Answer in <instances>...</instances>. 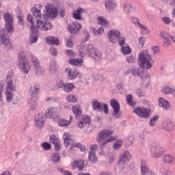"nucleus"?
Instances as JSON below:
<instances>
[{
    "instance_id": "f257e3e1",
    "label": "nucleus",
    "mask_w": 175,
    "mask_h": 175,
    "mask_svg": "<svg viewBox=\"0 0 175 175\" xmlns=\"http://www.w3.org/2000/svg\"><path fill=\"white\" fill-rule=\"evenodd\" d=\"M43 6L37 4L31 8L33 12L32 15L27 16V21L31 23L30 29L33 33H36L38 29L40 31H50L53 28V25L47 21L49 17L55 18L58 16V11L53 4L48 3L45 5L46 12L45 14L41 13Z\"/></svg>"
},
{
    "instance_id": "f03ea898",
    "label": "nucleus",
    "mask_w": 175,
    "mask_h": 175,
    "mask_svg": "<svg viewBox=\"0 0 175 175\" xmlns=\"http://www.w3.org/2000/svg\"><path fill=\"white\" fill-rule=\"evenodd\" d=\"M113 131L110 130H103L100 131L98 137H96V140L97 143H98L100 148H103L106 144L110 143L111 142H114L117 137L116 136H111L113 135ZM109 136H111L109 137ZM107 137H109L107 139Z\"/></svg>"
},
{
    "instance_id": "7ed1b4c3",
    "label": "nucleus",
    "mask_w": 175,
    "mask_h": 175,
    "mask_svg": "<svg viewBox=\"0 0 175 175\" xmlns=\"http://www.w3.org/2000/svg\"><path fill=\"white\" fill-rule=\"evenodd\" d=\"M138 65L142 69H151L152 68V58L148 51H142L139 54Z\"/></svg>"
},
{
    "instance_id": "20e7f679",
    "label": "nucleus",
    "mask_w": 175,
    "mask_h": 175,
    "mask_svg": "<svg viewBox=\"0 0 175 175\" xmlns=\"http://www.w3.org/2000/svg\"><path fill=\"white\" fill-rule=\"evenodd\" d=\"M40 91V85L38 84H35L30 88L31 98L29 100L28 103L32 110H36V107H38V99L36 98V95L39 94Z\"/></svg>"
},
{
    "instance_id": "39448f33",
    "label": "nucleus",
    "mask_w": 175,
    "mask_h": 175,
    "mask_svg": "<svg viewBox=\"0 0 175 175\" xmlns=\"http://www.w3.org/2000/svg\"><path fill=\"white\" fill-rule=\"evenodd\" d=\"M18 68L26 75H28L29 70H31V66L28 65V62L25 60V53L24 52L18 53Z\"/></svg>"
},
{
    "instance_id": "423d86ee",
    "label": "nucleus",
    "mask_w": 175,
    "mask_h": 175,
    "mask_svg": "<svg viewBox=\"0 0 175 175\" xmlns=\"http://www.w3.org/2000/svg\"><path fill=\"white\" fill-rule=\"evenodd\" d=\"M3 18L5 21V28L10 33L14 32V27H13V15L9 12H6L3 14Z\"/></svg>"
},
{
    "instance_id": "0eeeda50",
    "label": "nucleus",
    "mask_w": 175,
    "mask_h": 175,
    "mask_svg": "<svg viewBox=\"0 0 175 175\" xmlns=\"http://www.w3.org/2000/svg\"><path fill=\"white\" fill-rule=\"evenodd\" d=\"M77 49L79 51V55L81 57H84L88 53L89 55H90L96 50V48H94L92 44H88L86 48L84 46V45L77 46Z\"/></svg>"
},
{
    "instance_id": "6e6552de",
    "label": "nucleus",
    "mask_w": 175,
    "mask_h": 175,
    "mask_svg": "<svg viewBox=\"0 0 175 175\" xmlns=\"http://www.w3.org/2000/svg\"><path fill=\"white\" fill-rule=\"evenodd\" d=\"M150 152L154 158H159L163 152H165V150L163 148L161 147V146L158 145V144H152L150 146Z\"/></svg>"
},
{
    "instance_id": "1a4fd4ad",
    "label": "nucleus",
    "mask_w": 175,
    "mask_h": 175,
    "mask_svg": "<svg viewBox=\"0 0 175 175\" xmlns=\"http://www.w3.org/2000/svg\"><path fill=\"white\" fill-rule=\"evenodd\" d=\"M92 106L93 110H96L97 111H102V110H104L105 114H109V107L107 104L102 105L98 100L94 99Z\"/></svg>"
},
{
    "instance_id": "9d476101",
    "label": "nucleus",
    "mask_w": 175,
    "mask_h": 175,
    "mask_svg": "<svg viewBox=\"0 0 175 175\" xmlns=\"http://www.w3.org/2000/svg\"><path fill=\"white\" fill-rule=\"evenodd\" d=\"M159 38L162 39L164 47H168L172 44V36L165 31L159 33Z\"/></svg>"
},
{
    "instance_id": "9b49d317",
    "label": "nucleus",
    "mask_w": 175,
    "mask_h": 175,
    "mask_svg": "<svg viewBox=\"0 0 175 175\" xmlns=\"http://www.w3.org/2000/svg\"><path fill=\"white\" fill-rule=\"evenodd\" d=\"M110 105L113 110V117L114 118H120L121 117V111H120V103H118V101H117L115 99H111L110 101Z\"/></svg>"
},
{
    "instance_id": "f8f14e48",
    "label": "nucleus",
    "mask_w": 175,
    "mask_h": 175,
    "mask_svg": "<svg viewBox=\"0 0 175 175\" xmlns=\"http://www.w3.org/2000/svg\"><path fill=\"white\" fill-rule=\"evenodd\" d=\"M44 122H46V118L43 113H38L35 116L34 124L38 129H42L44 126Z\"/></svg>"
},
{
    "instance_id": "ddd939ff",
    "label": "nucleus",
    "mask_w": 175,
    "mask_h": 175,
    "mask_svg": "<svg viewBox=\"0 0 175 175\" xmlns=\"http://www.w3.org/2000/svg\"><path fill=\"white\" fill-rule=\"evenodd\" d=\"M98 150V146L96 144L92 145L90 146V151L89 152L88 159L92 163H95L98 161L96 157V150Z\"/></svg>"
},
{
    "instance_id": "4468645a",
    "label": "nucleus",
    "mask_w": 175,
    "mask_h": 175,
    "mask_svg": "<svg viewBox=\"0 0 175 175\" xmlns=\"http://www.w3.org/2000/svg\"><path fill=\"white\" fill-rule=\"evenodd\" d=\"M131 73L135 77L140 76L142 80H146L148 83L150 82V78L148 77L147 72H143L142 74H140V69L139 68L134 67L131 70Z\"/></svg>"
},
{
    "instance_id": "2eb2a0df",
    "label": "nucleus",
    "mask_w": 175,
    "mask_h": 175,
    "mask_svg": "<svg viewBox=\"0 0 175 175\" xmlns=\"http://www.w3.org/2000/svg\"><path fill=\"white\" fill-rule=\"evenodd\" d=\"M134 113H136L142 118H150V111L146 108H135Z\"/></svg>"
},
{
    "instance_id": "dca6fc26",
    "label": "nucleus",
    "mask_w": 175,
    "mask_h": 175,
    "mask_svg": "<svg viewBox=\"0 0 175 175\" xmlns=\"http://www.w3.org/2000/svg\"><path fill=\"white\" fill-rule=\"evenodd\" d=\"M119 36H121V33H120V31L111 30L108 32V38L111 43H117Z\"/></svg>"
},
{
    "instance_id": "f3484780",
    "label": "nucleus",
    "mask_w": 175,
    "mask_h": 175,
    "mask_svg": "<svg viewBox=\"0 0 175 175\" xmlns=\"http://www.w3.org/2000/svg\"><path fill=\"white\" fill-rule=\"evenodd\" d=\"M46 115L50 117V118H59V111L57 107H49L46 110Z\"/></svg>"
},
{
    "instance_id": "a211bd4d",
    "label": "nucleus",
    "mask_w": 175,
    "mask_h": 175,
    "mask_svg": "<svg viewBox=\"0 0 175 175\" xmlns=\"http://www.w3.org/2000/svg\"><path fill=\"white\" fill-rule=\"evenodd\" d=\"M68 29L72 35H75L81 29V25L77 22H72L68 26Z\"/></svg>"
},
{
    "instance_id": "6ab92c4d",
    "label": "nucleus",
    "mask_w": 175,
    "mask_h": 175,
    "mask_svg": "<svg viewBox=\"0 0 175 175\" xmlns=\"http://www.w3.org/2000/svg\"><path fill=\"white\" fill-rule=\"evenodd\" d=\"M0 42L2 44H4L6 49L9 50L12 49V44L10 43V39L5 35L4 33L0 31Z\"/></svg>"
},
{
    "instance_id": "aec40b11",
    "label": "nucleus",
    "mask_w": 175,
    "mask_h": 175,
    "mask_svg": "<svg viewBox=\"0 0 175 175\" xmlns=\"http://www.w3.org/2000/svg\"><path fill=\"white\" fill-rule=\"evenodd\" d=\"M132 159V156L129 153V152H124L120 158L118 165L119 166H122V165H125V162H128Z\"/></svg>"
},
{
    "instance_id": "412c9836",
    "label": "nucleus",
    "mask_w": 175,
    "mask_h": 175,
    "mask_svg": "<svg viewBox=\"0 0 175 175\" xmlns=\"http://www.w3.org/2000/svg\"><path fill=\"white\" fill-rule=\"evenodd\" d=\"M66 72L68 75V79L70 80H73V79H76V77H83V74L79 72L77 70H72L70 68H66Z\"/></svg>"
},
{
    "instance_id": "4be33fe9",
    "label": "nucleus",
    "mask_w": 175,
    "mask_h": 175,
    "mask_svg": "<svg viewBox=\"0 0 175 175\" xmlns=\"http://www.w3.org/2000/svg\"><path fill=\"white\" fill-rule=\"evenodd\" d=\"M90 122H91V118L88 116H85L81 121L78 122L77 127L79 128V129H83V128H85V125H90Z\"/></svg>"
},
{
    "instance_id": "5701e85b",
    "label": "nucleus",
    "mask_w": 175,
    "mask_h": 175,
    "mask_svg": "<svg viewBox=\"0 0 175 175\" xmlns=\"http://www.w3.org/2000/svg\"><path fill=\"white\" fill-rule=\"evenodd\" d=\"M141 173L142 175H148L150 174V168L147 167V161L146 160H142L141 162Z\"/></svg>"
},
{
    "instance_id": "b1692460",
    "label": "nucleus",
    "mask_w": 175,
    "mask_h": 175,
    "mask_svg": "<svg viewBox=\"0 0 175 175\" xmlns=\"http://www.w3.org/2000/svg\"><path fill=\"white\" fill-rule=\"evenodd\" d=\"M81 13H84V9L79 8L77 10L73 12L72 17L75 20H83V18L81 17Z\"/></svg>"
},
{
    "instance_id": "393cba45",
    "label": "nucleus",
    "mask_w": 175,
    "mask_h": 175,
    "mask_svg": "<svg viewBox=\"0 0 175 175\" xmlns=\"http://www.w3.org/2000/svg\"><path fill=\"white\" fill-rule=\"evenodd\" d=\"M159 105L160 107H163L165 110H169L170 109V103H169V101L163 99V98L159 99Z\"/></svg>"
},
{
    "instance_id": "a878e982",
    "label": "nucleus",
    "mask_w": 175,
    "mask_h": 175,
    "mask_svg": "<svg viewBox=\"0 0 175 175\" xmlns=\"http://www.w3.org/2000/svg\"><path fill=\"white\" fill-rule=\"evenodd\" d=\"M72 167L81 171L84 168V161L83 160H76L72 163Z\"/></svg>"
},
{
    "instance_id": "bb28decb",
    "label": "nucleus",
    "mask_w": 175,
    "mask_h": 175,
    "mask_svg": "<svg viewBox=\"0 0 175 175\" xmlns=\"http://www.w3.org/2000/svg\"><path fill=\"white\" fill-rule=\"evenodd\" d=\"M163 128L164 129H166V131H173L174 129V124L170 120H165L163 122L162 125Z\"/></svg>"
},
{
    "instance_id": "cd10ccee",
    "label": "nucleus",
    "mask_w": 175,
    "mask_h": 175,
    "mask_svg": "<svg viewBox=\"0 0 175 175\" xmlns=\"http://www.w3.org/2000/svg\"><path fill=\"white\" fill-rule=\"evenodd\" d=\"M72 109L76 118H79V117L83 114V111L81 110V108H80L79 105L72 106Z\"/></svg>"
},
{
    "instance_id": "c85d7f7f",
    "label": "nucleus",
    "mask_w": 175,
    "mask_h": 175,
    "mask_svg": "<svg viewBox=\"0 0 175 175\" xmlns=\"http://www.w3.org/2000/svg\"><path fill=\"white\" fill-rule=\"evenodd\" d=\"M90 56L93 58L95 61H100L102 58V53L99 51L97 49L94 52H92Z\"/></svg>"
},
{
    "instance_id": "c756f323",
    "label": "nucleus",
    "mask_w": 175,
    "mask_h": 175,
    "mask_svg": "<svg viewBox=\"0 0 175 175\" xmlns=\"http://www.w3.org/2000/svg\"><path fill=\"white\" fill-rule=\"evenodd\" d=\"M72 120H73V117L70 116V120H65L64 119H59L57 121V124L59 126H69L70 124L72 123Z\"/></svg>"
},
{
    "instance_id": "7c9ffc66",
    "label": "nucleus",
    "mask_w": 175,
    "mask_h": 175,
    "mask_svg": "<svg viewBox=\"0 0 175 175\" xmlns=\"http://www.w3.org/2000/svg\"><path fill=\"white\" fill-rule=\"evenodd\" d=\"M63 139L64 140L65 147H68V146H69V144H72V138L70 137V135L69 134V133H64Z\"/></svg>"
},
{
    "instance_id": "2f4dec72",
    "label": "nucleus",
    "mask_w": 175,
    "mask_h": 175,
    "mask_svg": "<svg viewBox=\"0 0 175 175\" xmlns=\"http://www.w3.org/2000/svg\"><path fill=\"white\" fill-rule=\"evenodd\" d=\"M68 62L74 66H81L84 60L83 59H70Z\"/></svg>"
},
{
    "instance_id": "473e14b6",
    "label": "nucleus",
    "mask_w": 175,
    "mask_h": 175,
    "mask_svg": "<svg viewBox=\"0 0 175 175\" xmlns=\"http://www.w3.org/2000/svg\"><path fill=\"white\" fill-rule=\"evenodd\" d=\"M98 24L103 25V27H105V28H109V22H107V19L103 16H100L98 18Z\"/></svg>"
},
{
    "instance_id": "72a5a7b5",
    "label": "nucleus",
    "mask_w": 175,
    "mask_h": 175,
    "mask_svg": "<svg viewBox=\"0 0 175 175\" xmlns=\"http://www.w3.org/2000/svg\"><path fill=\"white\" fill-rule=\"evenodd\" d=\"M46 42L49 44H54L55 46H58L59 44V40L55 37H48L46 38Z\"/></svg>"
},
{
    "instance_id": "f704fd0d",
    "label": "nucleus",
    "mask_w": 175,
    "mask_h": 175,
    "mask_svg": "<svg viewBox=\"0 0 175 175\" xmlns=\"http://www.w3.org/2000/svg\"><path fill=\"white\" fill-rule=\"evenodd\" d=\"M6 91L14 92L16 91V86L13 85V81H8L7 86L5 88Z\"/></svg>"
},
{
    "instance_id": "c9c22d12",
    "label": "nucleus",
    "mask_w": 175,
    "mask_h": 175,
    "mask_svg": "<svg viewBox=\"0 0 175 175\" xmlns=\"http://www.w3.org/2000/svg\"><path fill=\"white\" fill-rule=\"evenodd\" d=\"M105 8L108 10H111V9H114L116 8V3L113 0H107L105 3Z\"/></svg>"
},
{
    "instance_id": "e433bc0d",
    "label": "nucleus",
    "mask_w": 175,
    "mask_h": 175,
    "mask_svg": "<svg viewBox=\"0 0 175 175\" xmlns=\"http://www.w3.org/2000/svg\"><path fill=\"white\" fill-rule=\"evenodd\" d=\"M57 70L58 67H57V64H55V62H52L49 68V73L54 75V73H55Z\"/></svg>"
},
{
    "instance_id": "4c0bfd02",
    "label": "nucleus",
    "mask_w": 175,
    "mask_h": 175,
    "mask_svg": "<svg viewBox=\"0 0 175 175\" xmlns=\"http://www.w3.org/2000/svg\"><path fill=\"white\" fill-rule=\"evenodd\" d=\"M121 51L124 55H128V54H131V53H132V50H131L128 44L122 46Z\"/></svg>"
},
{
    "instance_id": "58836bf2",
    "label": "nucleus",
    "mask_w": 175,
    "mask_h": 175,
    "mask_svg": "<svg viewBox=\"0 0 175 175\" xmlns=\"http://www.w3.org/2000/svg\"><path fill=\"white\" fill-rule=\"evenodd\" d=\"M31 62L33 68H38V66H40V62H39V59H38V57L35 56L31 57Z\"/></svg>"
},
{
    "instance_id": "ea45409f",
    "label": "nucleus",
    "mask_w": 175,
    "mask_h": 175,
    "mask_svg": "<svg viewBox=\"0 0 175 175\" xmlns=\"http://www.w3.org/2000/svg\"><path fill=\"white\" fill-rule=\"evenodd\" d=\"M74 88H75V84L72 83H68L64 85V90L65 92H70V91H72V90H74Z\"/></svg>"
},
{
    "instance_id": "a19ab883",
    "label": "nucleus",
    "mask_w": 175,
    "mask_h": 175,
    "mask_svg": "<svg viewBox=\"0 0 175 175\" xmlns=\"http://www.w3.org/2000/svg\"><path fill=\"white\" fill-rule=\"evenodd\" d=\"M163 161L165 163H173V162H174V157L170 155H165L163 157Z\"/></svg>"
},
{
    "instance_id": "79ce46f5",
    "label": "nucleus",
    "mask_w": 175,
    "mask_h": 175,
    "mask_svg": "<svg viewBox=\"0 0 175 175\" xmlns=\"http://www.w3.org/2000/svg\"><path fill=\"white\" fill-rule=\"evenodd\" d=\"M66 47H73V37L72 36L68 38H66Z\"/></svg>"
},
{
    "instance_id": "37998d69",
    "label": "nucleus",
    "mask_w": 175,
    "mask_h": 175,
    "mask_svg": "<svg viewBox=\"0 0 175 175\" xmlns=\"http://www.w3.org/2000/svg\"><path fill=\"white\" fill-rule=\"evenodd\" d=\"M5 96L7 102H12V100H13V98H14V94L12 92L5 91Z\"/></svg>"
},
{
    "instance_id": "c03bdc74",
    "label": "nucleus",
    "mask_w": 175,
    "mask_h": 175,
    "mask_svg": "<svg viewBox=\"0 0 175 175\" xmlns=\"http://www.w3.org/2000/svg\"><path fill=\"white\" fill-rule=\"evenodd\" d=\"M122 146V140L118 139L113 144V149L114 150H118L121 148V146Z\"/></svg>"
},
{
    "instance_id": "a18cd8bd",
    "label": "nucleus",
    "mask_w": 175,
    "mask_h": 175,
    "mask_svg": "<svg viewBox=\"0 0 175 175\" xmlns=\"http://www.w3.org/2000/svg\"><path fill=\"white\" fill-rule=\"evenodd\" d=\"M126 100L129 106H135V105H136V102L132 100V95L126 96Z\"/></svg>"
},
{
    "instance_id": "49530a36",
    "label": "nucleus",
    "mask_w": 175,
    "mask_h": 175,
    "mask_svg": "<svg viewBox=\"0 0 175 175\" xmlns=\"http://www.w3.org/2000/svg\"><path fill=\"white\" fill-rule=\"evenodd\" d=\"M118 44L120 45L121 47L125 46V44H128L125 43V37L119 36L118 38Z\"/></svg>"
},
{
    "instance_id": "de8ad7c7",
    "label": "nucleus",
    "mask_w": 175,
    "mask_h": 175,
    "mask_svg": "<svg viewBox=\"0 0 175 175\" xmlns=\"http://www.w3.org/2000/svg\"><path fill=\"white\" fill-rule=\"evenodd\" d=\"M17 17L18 19V23L20 24V25H24V14H18Z\"/></svg>"
},
{
    "instance_id": "09e8293b",
    "label": "nucleus",
    "mask_w": 175,
    "mask_h": 175,
    "mask_svg": "<svg viewBox=\"0 0 175 175\" xmlns=\"http://www.w3.org/2000/svg\"><path fill=\"white\" fill-rule=\"evenodd\" d=\"M159 119V116L158 115H156L153 118H151L150 121V126H154L155 125V122Z\"/></svg>"
},
{
    "instance_id": "8fccbe9b",
    "label": "nucleus",
    "mask_w": 175,
    "mask_h": 175,
    "mask_svg": "<svg viewBox=\"0 0 175 175\" xmlns=\"http://www.w3.org/2000/svg\"><path fill=\"white\" fill-rule=\"evenodd\" d=\"M33 69H35L36 75H37V76H40V75L43 73V69H42V66H40V65L37 67H34Z\"/></svg>"
},
{
    "instance_id": "3c124183",
    "label": "nucleus",
    "mask_w": 175,
    "mask_h": 175,
    "mask_svg": "<svg viewBox=\"0 0 175 175\" xmlns=\"http://www.w3.org/2000/svg\"><path fill=\"white\" fill-rule=\"evenodd\" d=\"M138 43H139V47H140L141 49L143 48V46H144V43H146V38L140 37L138 39Z\"/></svg>"
},
{
    "instance_id": "603ef678",
    "label": "nucleus",
    "mask_w": 175,
    "mask_h": 175,
    "mask_svg": "<svg viewBox=\"0 0 175 175\" xmlns=\"http://www.w3.org/2000/svg\"><path fill=\"white\" fill-rule=\"evenodd\" d=\"M124 10L126 12V13H131V10H132V5H131L129 3H125Z\"/></svg>"
},
{
    "instance_id": "864d4df0",
    "label": "nucleus",
    "mask_w": 175,
    "mask_h": 175,
    "mask_svg": "<svg viewBox=\"0 0 175 175\" xmlns=\"http://www.w3.org/2000/svg\"><path fill=\"white\" fill-rule=\"evenodd\" d=\"M126 59L129 64H133V62H136V56L130 55L127 57Z\"/></svg>"
},
{
    "instance_id": "5fc2aeb1",
    "label": "nucleus",
    "mask_w": 175,
    "mask_h": 175,
    "mask_svg": "<svg viewBox=\"0 0 175 175\" xmlns=\"http://www.w3.org/2000/svg\"><path fill=\"white\" fill-rule=\"evenodd\" d=\"M60 159L61 157H59V154L56 153L52 155L51 159L53 162L57 163V162H59Z\"/></svg>"
},
{
    "instance_id": "6e6d98bb",
    "label": "nucleus",
    "mask_w": 175,
    "mask_h": 175,
    "mask_svg": "<svg viewBox=\"0 0 175 175\" xmlns=\"http://www.w3.org/2000/svg\"><path fill=\"white\" fill-rule=\"evenodd\" d=\"M93 32L96 36L102 35V33L105 32V30L103 29V28L100 27L98 30L93 29Z\"/></svg>"
},
{
    "instance_id": "4d7b16f0",
    "label": "nucleus",
    "mask_w": 175,
    "mask_h": 175,
    "mask_svg": "<svg viewBox=\"0 0 175 175\" xmlns=\"http://www.w3.org/2000/svg\"><path fill=\"white\" fill-rule=\"evenodd\" d=\"M67 100L68 102H77V98H76L75 95H69L68 96H67Z\"/></svg>"
},
{
    "instance_id": "13d9d810",
    "label": "nucleus",
    "mask_w": 175,
    "mask_h": 175,
    "mask_svg": "<svg viewBox=\"0 0 175 175\" xmlns=\"http://www.w3.org/2000/svg\"><path fill=\"white\" fill-rule=\"evenodd\" d=\"M162 20L165 25H170V24H172V19L169 17H163Z\"/></svg>"
},
{
    "instance_id": "bf43d9fd",
    "label": "nucleus",
    "mask_w": 175,
    "mask_h": 175,
    "mask_svg": "<svg viewBox=\"0 0 175 175\" xmlns=\"http://www.w3.org/2000/svg\"><path fill=\"white\" fill-rule=\"evenodd\" d=\"M49 142L53 144H56V143H58V139H57V137H55V135H51Z\"/></svg>"
},
{
    "instance_id": "052dcab7",
    "label": "nucleus",
    "mask_w": 175,
    "mask_h": 175,
    "mask_svg": "<svg viewBox=\"0 0 175 175\" xmlns=\"http://www.w3.org/2000/svg\"><path fill=\"white\" fill-rule=\"evenodd\" d=\"M42 147L44 148V150H50L51 148V144L44 142L42 144Z\"/></svg>"
},
{
    "instance_id": "680f3d73",
    "label": "nucleus",
    "mask_w": 175,
    "mask_h": 175,
    "mask_svg": "<svg viewBox=\"0 0 175 175\" xmlns=\"http://www.w3.org/2000/svg\"><path fill=\"white\" fill-rule=\"evenodd\" d=\"M66 54L68 55V57H76V53L72 50H66Z\"/></svg>"
},
{
    "instance_id": "e2e57ef3",
    "label": "nucleus",
    "mask_w": 175,
    "mask_h": 175,
    "mask_svg": "<svg viewBox=\"0 0 175 175\" xmlns=\"http://www.w3.org/2000/svg\"><path fill=\"white\" fill-rule=\"evenodd\" d=\"M59 171L64 175H73L70 172L64 170V168H59Z\"/></svg>"
},
{
    "instance_id": "0e129e2a",
    "label": "nucleus",
    "mask_w": 175,
    "mask_h": 175,
    "mask_svg": "<svg viewBox=\"0 0 175 175\" xmlns=\"http://www.w3.org/2000/svg\"><path fill=\"white\" fill-rule=\"evenodd\" d=\"M162 92L165 94H170V92H172V89L169 87L164 88L162 90Z\"/></svg>"
},
{
    "instance_id": "69168bd1",
    "label": "nucleus",
    "mask_w": 175,
    "mask_h": 175,
    "mask_svg": "<svg viewBox=\"0 0 175 175\" xmlns=\"http://www.w3.org/2000/svg\"><path fill=\"white\" fill-rule=\"evenodd\" d=\"M50 53L51 55H53V57H57V49H55V48L51 47L50 49Z\"/></svg>"
},
{
    "instance_id": "338daca9",
    "label": "nucleus",
    "mask_w": 175,
    "mask_h": 175,
    "mask_svg": "<svg viewBox=\"0 0 175 175\" xmlns=\"http://www.w3.org/2000/svg\"><path fill=\"white\" fill-rule=\"evenodd\" d=\"M131 21L132 23H133V24H135V25H137V27L140 23V22L139 21V19H137V18H135V17L131 18Z\"/></svg>"
},
{
    "instance_id": "774afa93",
    "label": "nucleus",
    "mask_w": 175,
    "mask_h": 175,
    "mask_svg": "<svg viewBox=\"0 0 175 175\" xmlns=\"http://www.w3.org/2000/svg\"><path fill=\"white\" fill-rule=\"evenodd\" d=\"M136 95L140 98L141 96H143V92H142V89H137L136 91Z\"/></svg>"
}]
</instances>
